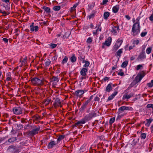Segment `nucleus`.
Instances as JSON below:
<instances>
[{
	"mask_svg": "<svg viewBox=\"0 0 153 153\" xmlns=\"http://www.w3.org/2000/svg\"><path fill=\"white\" fill-rule=\"evenodd\" d=\"M96 111H93L85 115L84 118L75 123V125L81 126L82 124L85 123L86 122L90 120L93 117H95L97 116Z\"/></svg>",
	"mask_w": 153,
	"mask_h": 153,
	"instance_id": "f257e3e1",
	"label": "nucleus"
},
{
	"mask_svg": "<svg viewBox=\"0 0 153 153\" xmlns=\"http://www.w3.org/2000/svg\"><path fill=\"white\" fill-rule=\"evenodd\" d=\"M140 18V17H138L136 19L137 22L134 24L132 29V35L134 36H135L138 34L140 32V28L139 24V20Z\"/></svg>",
	"mask_w": 153,
	"mask_h": 153,
	"instance_id": "f03ea898",
	"label": "nucleus"
},
{
	"mask_svg": "<svg viewBox=\"0 0 153 153\" xmlns=\"http://www.w3.org/2000/svg\"><path fill=\"white\" fill-rule=\"evenodd\" d=\"M145 75V73L144 71H142L138 73L134 80L132 82L135 85L139 82Z\"/></svg>",
	"mask_w": 153,
	"mask_h": 153,
	"instance_id": "7ed1b4c3",
	"label": "nucleus"
},
{
	"mask_svg": "<svg viewBox=\"0 0 153 153\" xmlns=\"http://www.w3.org/2000/svg\"><path fill=\"white\" fill-rule=\"evenodd\" d=\"M31 81L34 85H41L43 84V81L37 77H34L32 79Z\"/></svg>",
	"mask_w": 153,
	"mask_h": 153,
	"instance_id": "20e7f679",
	"label": "nucleus"
},
{
	"mask_svg": "<svg viewBox=\"0 0 153 153\" xmlns=\"http://www.w3.org/2000/svg\"><path fill=\"white\" fill-rule=\"evenodd\" d=\"M87 91V90L85 89L79 90L76 91L75 92H74L73 94L76 97H79V98H81L82 97L84 93Z\"/></svg>",
	"mask_w": 153,
	"mask_h": 153,
	"instance_id": "39448f33",
	"label": "nucleus"
},
{
	"mask_svg": "<svg viewBox=\"0 0 153 153\" xmlns=\"http://www.w3.org/2000/svg\"><path fill=\"white\" fill-rule=\"evenodd\" d=\"M123 42V40L122 39H118L116 41V43L113 46V51H116L120 46Z\"/></svg>",
	"mask_w": 153,
	"mask_h": 153,
	"instance_id": "423d86ee",
	"label": "nucleus"
},
{
	"mask_svg": "<svg viewBox=\"0 0 153 153\" xmlns=\"http://www.w3.org/2000/svg\"><path fill=\"white\" fill-rule=\"evenodd\" d=\"M13 111L15 114H21L22 113V109L20 107H15L13 109Z\"/></svg>",
	"mask_w": 153,
	"mask_h": 153,
	"instance_id": "0eeeda50",
	"label": "nucleus"
},
{
	"mask_svg": "<svg viewBox=\"0 0 153 153\" xmlns=\"http://www.w3.org/2000/svg\"><path fill=\"white\" fill-rule=\"evenodd\" d=\"M146 58V55L145 53L140 52L138 56L137 59V60L138 61H143Z\"/></svg>",
	"mask_w": 153,
	"mask_h": 153,
	"instance_id": "6e6552de",
	"label": "nucleus"
},
{
	"mask_svg": "<svg viewBox=\"0 0 153 153\" xmlns=\"http://www.w3.org/2000/svg\"><path fill=\"white\" fill-rule=\"evenodd\" d=\"M132 109H133L131 107L124 106L120 107L118 109V111H122L125 110L132 111Z\"/></svg>",
	"mask_w": 153,
	"mask_h": 153,
	"instance_id": "1a4fd4ad",
	"label": "nucleus"
},
{
	"mask_svg": "<svg viewBox=\"0 0 153 153\" xmlns=\"http://www.w3.org/2000/svg\"><path fill=\"white\" fill-rule=\"evenodd\" d=\"M40 128V127L39 126L36 128L33 129L32 130L30 131L29 133V134L32 135H34L38 132Z\"/></svg>",
	"mask_w": 153,
	"mask_h": 153,
	"instance_id": "9d476101",
	"label": "nucleus"
},
{
	"mask_svg": "<svg viewBox=\"0 0 153 153\" xmlns=\"http://www.w3.org/2000/svg\"><path fill=\"white\" fill-rule=\"evenodd\" d=\"M61 102L60 99L58 98H56L55 99L53 105L55 107H58L59 105L60 107H62V106L61 105Z\"/></svg>",
	"mask_w": 153,
	"mask_h": 153,
	"instance_id": "9b49d317",
	"label": "nucleus"
},
{
	"mask_svg": "<svg viewBox=\"0 0 153 153\" xmlns=\"http://www.w3.org/2000/svg\"><path fill=\"white\" fill-rule=\"evenodd\" d=\"M111 38L110 37L108 38V39L105 41V42L103 43V44H105V45L107 46H109L111 43Z\"/></svg>",
	"mask_w": 153,
	"mask_h": 153,
	"instance_id": "f8f14e48",
	"label": "nucleus"
},
{
	"mask_svg": "<svg viewBox=\"0 0 153 153\" xmlns=\"http://www.w3.org/2000/svg\"><path fill=\"white\" fill-rule=\"evenodd\" d=\"M88 69L86 68H83L81 70L80 72L81 75L85 76L86 75V73L88 71Z\"/></svg>",
	"mask_w": 153,
	"mask_h": 153,
	"instance_id": "ddd939ff",
	"label": "nucleus"
},
{
	"mask_svg": "<svg viewBox=\"0 0 153 153\" xmlns=\"http://www.w3.org/2000/svg\"><path fill=\"white\" fill-rule=\"evenodd\" d=\"M18 139L17 137H11L10 138H9L7 141H6L5 143L8 142L10 143H13L16 141Z\"/></svg>",
	"mask_w": 153,
	"mask_h": 153,
	"instance_id": "4468645a",
	"label": "nucleus"
},
{
	"mask_svg": "<svg viewBox=\"0 0 153 153\" xmlns=\"http://www.w3.org/2000/svg\"><path fill=\"white\" fill-rule=\"evenodd\" d=\"M111 85H112V84L111 83L108 85L105 89V91L106 92H109L112 90V88L111 86Z\"/></svg>",
	"mask_w": 153,
	"mask_h": 153,
	"instance_id": "2eb2a0df",
	"label": "nucleus"
},
{
	"mask_svg": "<svg viewBox=\"0 0 153 153\" xmlns=\"http://www.w3.org/2000/svg\"><path fill=\"white\" fill-rule=\"evenodd\" d=\"M118 93L117 91H115L110 96L108 99V100H112L117 94Z\"/></svg>",
	"mask_w": 153,
	"mask_h": 153,
	"instance_id": "dca6fc26",
	"label": "nucleus"
},
{
	"mask_svg": "<svg viewBox=\"0 0 153 153\" xmlns=\"http://www.w3.org/2000/svg\"><path fill=\"white\" fill-rule=\"evenodd\" d=\"M119 5H116L114 6L112 8V11L114 13H116L118 11L119 9Z\"/></svg>",
	"mask_w": 153,
	"mask_h": 153,
	"instance_id": "f3484780",
	"label": "nucleus"
},
{
	"mask_svg": "<svg viewBox=\"0 0 153 153\" xmlns=\"http://www.w3.org/2000/svg\"><path fill=\"white\" fill-rule=\"evenodd\" d=\"M39 27L38 26H36L35 27L33 25H30V30L32 31H36L38 30Z\"/></svg>",
	"mask_w": 153,
	"mask_h": 153,
	"instance_id": "a211bd4d",
	"label": "nucleus"
},
{
	"mask_svg": "<svg viewBox=\"0 0 153 153\" xmlns=\"http://www.w3.org/2000/svg\"><path fill=\"white\" fill-rule=\"evenodd\" d=\"M42 8L44 10L45 12L47 13H49L50 12V9L48 7L45 6H44Z\"/></svg>",
	"mask_w": 153,
	"mask_h": 153,
	"instance_id": "6ab92c4d",
	"label": "nucleus"
},
{
	"mask_svg": "<svg viewBox=\"0 0 153 153\" xmlns=\"http://www.w3.org/2000/svg\"><path fill=\"white\" fill-rule=\"evenodd\" d=\"M153 121V119L151 118H150L149 119H146V123L145 125L147 127L149 126L150 123Z\"/></svg>",
	"mask_w": 153,
	"mask_h": 153,
	"instance_id": "aec40b11",
	"label": "nucleus"
},
{
	"mask_svg": "<svg viewBox=\"0 0 153 153\" xmlns=\"http://www.w3.org/2000/svg\"><path fill=\"white\" fill-rule=\"evenodd\" d=\"M56 145V144L55 143L54 141H52L49 143L48 145V147L50 148H52L54 145Z\"/></svg>",
	"mask_w": 153,
	"mask_h": 153,
	"instance_id": "412c9836",
	"label": "nucleus"
},
{
	"mask_svg": "<svg viewBox=\"0 0 153 153\" xmlns=\"http://www.w3.org/2000/svg\"><path fill=\"white\" fill-rule=\"evenodd\" d=\"M71 34V32L68 30L66 32L63 36V38L64 39L65 38H66L68 37Z\"/></svg>",
	"mask_w": 153,
	"mask_h": 153,
	"instance_id": "4be33fe9",
	"label": "nucleus"
},
{
	"mask_svg": "<svg viewBox=\"0 0 153 153\" xmlns=\"http://www.w3.org/2000/svg\"><path fill=\"white\" fill-rule=\"evenodd\" d=\"M119 29V26H114L112 27L111 32L112 33H117V30H118Z\"/></svg>",
	"mask_w": 153,
	"mask_h": 153,
	"instance_id": "5701e85b",
	"label": "nucleus"
},
{
	"mask_svg": "<svg viewBox=\"0 0 153 153\" xmlns=\"http://www.w3.org/2000/svg\"><path fill=\"white\" fill-rule=\"evenodd\" d=\"M110 15V13L108 12H105L104 13L103 16L105 20H107Z\"/></svg>",
	"mask_w": 153,
	"mask_h": 153,
	"instance_id": "b1692460",
	"label": "nucleus"
},
{
	"mask_svg": "<svg viewBox=\"0 0 153 153\" xmlns=\"http://www.w3.org/2000/svg\"><path fill=\"white\" fill-rule=\"evenodd\" d=\"M82 62L83 63H85V64L83 65L84 68H86L88 67L90 63L88 61H86L85 60H83L82 61Z\"/></svg>",
	"mask_w": 153,
	"mask_h": 153,
	"instance_id": "393cba45",
	"label": "nucleus"
},
{
	"mask_svg": "<svg viewBox=\"0 0 153 153\" xmlns=\"http://www.w3.org/2000/svg\"><path fill=\"white\" fill-rule=\"evenodd\" d=\"M65 137L64 135H60L57 138V143H58L60 141L64 139Z\"/></svg>",
	"mask_w": 153,
	"mask_h": 153,
	"instance_id": "a878e982",
	"label": "nucleus"
},
{
	"mask_svg": "<svg viewBox=\"0 0 153 153\" xmlns=\"http://www.w3.org/2000/svg\"><path fill=\"white\" fill-rule=\"evenodd\" d=\"M71 62H75L76 61V58L75 55H73L70 58Z\"/></svg>",
	"mask_w": 153,
	"mask_h": 153,
	"instance_id": "bb28decb",
	"label": "nucleus"
},
{
	"mask_svg": "<svg viewBox=\"0 0 153 153\" xmlns=\"http://www.w3.org/2000/svg\"><path fill=\"white\" fill-rule=\"evenodd\" d=\"M131 97L129 95H128L127 93H126L123 95V99H128L130 98Z\"/></svg>",
	"mask_w": 153,
	"mask_h": 153,
	"instance_id": "cd10ccee",
	"label": "nucleus"
},
{
	"mask_svg": "<svg viewBox=\"0 0 153 153\" xmlns=\"http://www.w3.org/2000/svg\"><path fill=\"white\" fill-rule=\"evenodd\" d=\"M128 63V61H125L124 62H123L122 65H121V67L122 68H125L127 66V65Z\"/></svg>",
	"mask_w": 153,
	"mask_h": 153,
	"instance_id": "c85d7f7f",
	"label": "nucleus"
},
{
	"mask_svg": "<svg viewBox=\"0 0 153 153\" xmlns=\"http://www.w3.org/2000/svg\"><path fill=\"white\" fill-rule=\"evenodd\" d=\"M122 49H119L117 52V55L118 56L120 57L123 53Z\"/></svg>",
	"mask_w": 153,
	"mask_h": 153,
	"instance_id": "c756f323",
	"label": "nucleus"
},
{
	"mask_svg": "<svg viewBox=\"0 0 153 153\" xmlns=\"http://www.w3.org/2000/svg\"><path fill=\"white\" fill-rule=\"evenodd\" d=\"M61 9L60 6H54L53 7V10L55 11H59Z\"/></svg>",
	"mask_w": 153,
	"mask_h": 153,
	"instance_id": "7c9ffc66",
	"label": "nucleus"
},
{
	"mask_svg": "<svg viewBox=\"0 0 153 153\" xmlns=\"http://www.w3.org/2000/svg\"><path fill=\"white\" fill-rule=\"evenodd\" d=\"M152 47H149L147 48L146 50V53L148 54H150L152 51Z\"/></svg>",
	"mask_w": 153,
	"mask_h": 153,
	"instance_id": "2f4dec72",
	"label": "nucleus"
},
{
	"mask_svg": "<svg viewBox=\"0 0 153 153\" xmlns=\"http://www.w3.org/2000/svg\"><path fill=\"white\" fill-rule=\"evenodd\" d=\"M68 60V58L66 56H65L63 59L62 62V63L63 65L66 63L67 62Z\"/></svg>",
	"mask_w": 153,
	"mask_h": 153,
	"instance_id": "473e14b6",
	"label": "nucleus"
},
{
	"mask_svg": "<svg viewBox=\"0 0 153 153\" xmlns=\"http://www.w3.org/2000/svg\"><path fill=\"white\" fill-rule=\"evenodd\" d=\"M115 117H113L111 118L110 120L109 123L110 124H112L114 122L115 120Z\"/></svg>",
	"mask_w": 153,
	"mask_h": 153,
	"instance_id": "72a5a7b5",
	"label": "nucleus"
},
{
	"mask_svg": "<svg viewBox=\"0 0 153 153\" xmlns=\"http://www.w3.org/2000/svg\"><path fill=\"white\" fill-rule=\"evenodd\" d=\"M147 85L149 87H152L153 86V79L150 82L147 83Z\"/></svg>",
	"mask_w": 153,
	"mask_h": 153,
	"instance_id": "f704fd0d",
	"label": "nucleus"
},
{
	"mask_svg": "<svg viewBox=\"0 0 153 153\" xmlns=\"http://www.w3.org/2000/svg\"><path fill=\"white\" fill-rule=\"evenodd\" d=\"M52 80L53 81H56L58 82L59 81V79L58 78V76H53L52 77Z\"/></svg>",
	"mask_w": 153,
	"mask_h": 153,
	"instance_id": "c9c22d12",
	"label": "nucleus"
},
{
	"mask_svg": "<svg viewBox=\"0 0 153 153\" xmlns=\"http://www.w3.org/2000/svg\"><path fill=\"white\" fill-rule=\"evenodd\" d=\"M95 15V14L94 13H92L91 14L89 15L88 16V18L89 19H90L91 18H93L94 17Z\"/></svg>",
	"mask_w": 153,
	"mask_h": 153,
	"instance_id": "e433bc0d",
	"label": "nucleus"
},
{
	"mask_svg": "<svg viewBox=\"0 0 153 153\" xmlns=\"http://www.w3.org/2000/svg\"><path fill=\"white\" fill-rule=\"evenodd\" d=\"M86 106L84 105V104H83L82 105V106L80 108V110L81 111H83L86 108Z\"/></svg>",
	"mask_w": 153,
	"mask_h": 153,
	"instance_id": "4c0bfd02",
	"label": "nucleus"
},
{
	"mask_svg": "<svg viewBox=\"0 0 153 153\" xmlns=\"http://www.w3.org/2000/svg\"><path fill=\"white\" fill-rule=\"evenodd\" d=\"M78 5V3H76L73 6V7L71 8V9L72 10H75L76 7Z\"/></svg>",
	"mask_w": 153,
	"mask_h": 153,
	"instance_id": "58836bf2",
	"label": "nucleus"
},
{
	"mask_svg": "<svg viewBox=\"0 0 153 153\" xmlns=\"http://www.w3.org/2000/svg\"><path fill=\"white\" fill-rule=\"evenodd\" d=\"M146 134L145 133H142L140 135V137L142 139H145L146 138Z\"/></svg>",
	"mask_w": 153,
	"mask_h": 153,
	"instance_id": "ea45409f",
	"label": "nucleus"
},
{
	"mask_svg": "<svg viewBox=\"0 0 153 153\" xmlns=\"http://www.w3.org/2000/svg\"><path fill=\"white\" fill-rule=\"evenodd\" d=\"M146 107L148 108H152L153 110V104H149L147 105Z\"/></svg>",
	"mask_w": 153,
	"mask_h": 153,
	"instance_id": "a19ab883",
	"label": "nucleus"
},
{
	"mask_svg": "<svg viewBox=\"0 0 153 153\" xmlns=\"http://www.w3.org/2000/svg\"><path fill=\"white\" fill-rule=\"evenodd\" d=\"M135 85V84H134L132 82L131 83L130 85L127 88V90H129L131 87L134 86Z\"/></svg>",
	"mask_w": 153,
	"mask_h": 153,
	"instance_id": "79ce46f5",
	"label": "nucleus"
},
{
	"mask_svg": "<svg viewBox=\"0 0 153 153\" xmlns=\"http://www.w3.org/2000/svg\"><path fill=\"white\" fill-rule=\"evenodd\" d=\"M78 58L79 59H80V60L82 61H82L84 60L85 59V56L83 55L82 56H80Z\"/></svg>",
	"mask_w": 153,
	"mask_h": 153,
	"instance_id": "37998d69",
	"label": "nucleus"
},
{
	"mask_svg": "<svg viewBox=\"0 0 153 153\" xmlns=\"http://www.w3.org/2000/svg\"><path fill=\"white\" fill-rule=\"evenodd\" d=\"M143 66L142 65H139L137 66V70H139L142 68Z\"/></svg>",
	"mask_w": 153,
	"mask_h": 153,
	"instance_id": "c03bdc74",
	"label": "nucleus"
},
{
	"mask_svg": "<svg viewBox=\"0 0 153 153\" xmlns=\"http://www.w3.org/2000/svg\"><path fill=\"white\" fill-rule=\"evenodd\" d=\"M50 45L51 47L52 48H56L57 46L56 44H50Z\"/></svg>",
	"mask_w": 153,
	"mask_h": 153,
	"instance_id": "a18cd8bd",
	"label": "nucleus"
},
{
	"mask_svg": "<svg viewBox=\"0 0 153 153\" xmlns=\"http://www.w3.org/2000/svg\"><path fill=\"white\" fill-rule=\"evenodd\" d=\"M147 34V32H144L141 33L140 35L142 37H144Z\"/></svg>",
	"mask_w": 153,
	"mask_h": 153,
	"instance_id": "49530a36",
	"label": "nucleus"
},
{
	"mask_svg": "<svg viewBox=\"0 0 153 153\" xmlns=\"http://www.w3.org/2000/svg\"><path fill=\"white\" fill-rule=\"evenodd\" d=\"M92 39L91 37H89L87 40V42L88 43H90L92 42Z\"/></svg>",
	"mask_w": 153,
	"mask_h": 153,
	"instance_id": "de8ad7c7",
	"label": "nucleus"
},
{
	"mask_svg": "<svg viewBox=\"0 0 153 153\" xmlns=\"http://www.w3.org/2000/svg\"><path fill=\"white\" fill-rule=\"evenodd\" d=\"M139 42V40H134L133 42V44L134 45L135 44H136L137 45H138Z\"/></svg>",
	"mask_w": 153,
	"mask_h": 153,
	"instance_id": "09e8293b",
	"label": "nucleus"
},
{
	"mask_svg": "<svg viewBox=\"0 0 153 153\" xmlns=\"http://www.w3.org/2000/svg\"><path fill=\"white\" fill-rule=\"evenodd\" d=\"M44 104L45 105H47L49 104V102H48L47 99H45L43 101Z\"/></svg>",
	"mask_w": 153,
	"mask_h": 153,
	"instance_id": "8fccbe9b",
	"label": "nucleus"
},
{
	"mask_svg": "<svg viewBox=\"0 0 153 153\" xmlns=\"http://www.w3.org/2000/svg\"><path fill=\"white\" fill-rule=\"evenodd\" d=\"M33 117L36 120H40L41 119V117L39 116H34Z\"/></svg>",
	"mask_w": 153,
	"mask_h": 153,
	"instance_id": "3c124183",
	"label": "nucleus"
},
{
	"mask_svg": "<svg viewBox=\"0 0 153 153\" xmlns=\"http://www.w3.org/2000/svg\"><path fill=\"white\" fill-rule=\"evenodd\" d=\"M1 13H2L4 14V16H5L7 15H8L10 14L9 12H6L4 11H2V12H1Z\"/></svg>",
	"mask_w": 153,
	"mask_h": 153,
	"instance_id": "603ef678",
	"label": "nucleus"
},
{
	"mask_svg": "<svg viewBox=\"0 0 153 153\" xmlns=\"http://www.w3.org/2000/svg\"><path fill=\"white\" fill-rule=\"evenodd\" d=\"M51 63V61H47L45 62V65L46 66H49Z\"/></svg>",
	"mask_w": 153,
	"mask_h": 153,
	"instance_id": "864d4df0",
	"label": "nucleus"
},
{
	"mask_svg": "<svg viewBox=\"0 0 153 153\" xmlns=\"http://www.w3.org/2000/svg\"><path fill=\"white\" fill-rule=\"evenodd\" d=\"M2 40L4 42L6 43H7L8 42V39L5 38H3Z\"/></svg>",
	"mask_w": 153,
	"mask_h": 153,
	"instance_id": "5fc2aeb1",
	"label": "nucleus"
},
{
	"mask_svg": "<svg viewBox=\"0 0 153 153\" xmlns=\"http://www.w3.org/2000/svg\"><path fill=\"white\" fill-rule=\"evenodd\" d=\"M100 100V98L97 96L94 99V100L95 101H99Z\"/></svg>",
	"mask_w": 153,
	"mask_h": 153,
	"instance_id": "6e6d98bb",
	"label": "nucleus"
},
{
	"mask_svg": "<svg viewBox=\"0 0 153 153\" xmlns=\"http://www.w3.org/2000/svg\"><path fill=\"white\" fill-rule=\"evenodd\" d=\"M142 47H143V48L142 49V51H141V52L145 53V50L146 47L145 45H143V46Z\"/></svg>",
	"mask_w": 153,
	"mask_h": 153,
	"instance_id": "4d7b16f0",
	"label": "nucleus"
},
{
	"mask_svg": "<svg viewBox=\"0 0 153 153\" xmlns=\"http://www.w3.org/2000/svg\"><path fill=\"white\" fill-rule=\"evenodd\" d=\"M90 102H89V100H87L83 104H84V105H85L86 106H87V105H88V103Z\"/></svg>",
	"mask_w": 153,
	"mask_h": 153,
	"instance_id": "13d9d810",
	"label": "nucleus"
},
{
	"mask_svg": "<svg viewBox=\"0 0 153 153\" xmlns=\"http://www.w3.org/2000/svg\"><path fill=\"white\" fill-rule=\"evenodd\" d=\"M108 1V0H103L102 2V4L104 5L105 4H106Z\"/></svg>",
	"mask_w": 153,
	"mask_h": 153,
	"instance_id": "bf43d9fd",
	"label": "nucleus"
},
{
	"mask_svg": "<svg viewBox=\"0 0 153 153\" xmlns=\"http://www.w3.org/2000/svg\"><path fill=\"white\" fill-rule=\"evenodd\" d=\"M57 55H55L53 57L52 59L53 60H55L57 59Z\"/></svg>",
	"mask_w": 153,
	"mask_h": 153,
	"instance_id": "052dcab7",
	"label": "nucleus"
},
{
	"mask_svg": "<svg viewBox=\"0 0 153 153\" xmlns=\"http://www.w3.org/2000/svg\"><path fill=\"white\" fill-rule=\"evenodd\" d=\"M149 19L151 21L153 22V15L152 14L149 17Z\"/></svg>",
	"mask_w": 153,
	"mask_h": 153,
	"instance_id": "680f3d73",
	"label": "nucleus"
},
{
	"mask_svg": "<svg viewBox=\"0 0 153 153\" xmlns=\"http://www.w3.org/2000/svg\"><path fill=\"white\" fill-rule=\"evenodd\" d=\"M29 125L28 123L25 125V126L24 127V128L25 129H27V127H29Z\"/></svg>",
	"mask_w": 153,
	"mask_h": 153,
	"instance_id": "e2e57ef3",
	"label": "nucleus"
},
{
	"mask_svg": "<svg viewBox=\"0 0 153 153\" xmlns=\"http://www.w3.org/2000/svg\"><path fill=\"white\" fill-rule=\"evenodd\" d=\"M118 75H120L121 76H123V75L124 74V73L123 72H119L118 73Z\"/></svg>",
	"mask_w": 153,
	"mask_h": 153,
	"instance_id": "0e129e2a",
	"label": "nucleus"
},
{
	"mask_svg": "<svg viewBox=\"0 0 153 153\" xmlns=\"http://www.w3.org/2000/svg\"><path fill=\"white\" fill-rule=\"evenodd\" d=\"M93 95H92L90 97L89 99L88 100L89 101V102H90L91 101V100L93 99Z\"/></svg>",
	"mask_w": 153,
	"mask_h": 153,
	"instance_id": "69168bd1",
	"label": "nucleus"
},
{
	"mask_svg": "<svg viewBox=\"0 0 153 153\" xmlns=\"http://www.w3.org/2000/svg\"><path fill=\"white\" fill-rule=\"evenodd\" d=\"M109 79V77H104L103 79L104 81H105L107 80H108Z\"/></svg>",
	"mask_w": 153,
	"mask_h": 153,
	"instance_id": "338daca9",
	"label": "nucleus"
},
{
	"mask_svg": "<svg viewBox=\"0 0 153 153\" xmlns=\"http://www.w3.org/2000/svg\"><path fill=\"white\" fill-rule=\"evenodd\" d=\"M137 142L136 141L135 139H134L133 141V144L134 145H135L137 143Z\"/></svg>",
	"mask_w": 153,
	"mask_h": 153,
	"instance_id": "774afa93",
	"label": "nucleus"
}]
</instances>
